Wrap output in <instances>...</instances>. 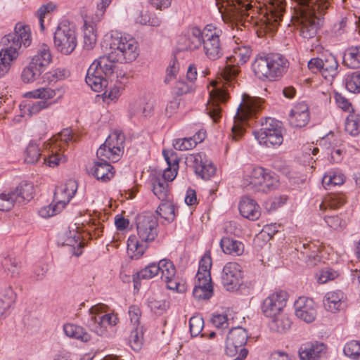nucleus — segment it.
Masks as SVG:
<instances>
[{"label": "nucleus", "mask_w": 360, "mask_h": 360, "mask_svg": "<svg viewBox=\"0 0 360 360\" xmlns=\"http://www.w3.org/2000/svg\"><path fill=\"white\" fill-rule=\"evenodd\" d=\"M136 231L140 241L136 236H130L127 240V253L132 259H139L143 255L146 245L143 242L153 241L158 233V221L150 212L139 214L136 219Z\"/></svg>", "instance_id": "1"}, {"label": "nucleus", "mask_w": 360, "mask_h": 360, "mask_svg": "<svg viewBox=\"0 0 360 360\" xmlns=\"http://www.w3.org/2000/svg\"><path fill=\"white\" fill-rule=\"evenodd\" d=\"M103 46L110 50V57L118 63H131L139 55L135 38L117 31H110L104 36Z\"/></svg>", "instance_id": "2"}, {"label": "nucleus", "mask_w": 360, "mask_h": 360, "mask_svg": "<svg viewBox=\"0 0 360 360\" xmlns=\"http://www.w3.org/2000/svg\"><path fill=\"white\" fill-rule=\"evenodd\" d=\"M117 60L110 57V51L107 56L99 57L95 60L89 66L86 76V82L96 92H100L108 87V77L114 72Z\"/></svg>", "instance_id": "3"}, {"label": "nucleus", "mask_w": 360, "mask_h": 360, "mask_svg": "<svg viewBox=\"0 0 360 360\" xmlns=\"http://www.w3.org/2000/svg\"><path fill=\"white\" fill-rule=\"evenodd\" d=\"M262 99L244 94L242 101L237 108L231 128L232 139L238 141L245 132V124L248 119L254 117L262 109Z\"/></svg>", "instance_id": "4"}, {"label": "nucleus", "mask_w": 360, "mask_h": 360, "mask_svg": "<svg viewBox=\"0 0 360 360\" xmlns=\"http://www.w3.org/2000/svg\"><path fill=\"white\" fill-rule=\"evenodd\" d=\"M278 179L274 173L263 167H253L245 172L242 185L252 192L267 193L276 186Z\"/></svg>", "instance_id": "5"}, {"label": "nucleus", "mask_w": 360, "mask_h": 360, "mask_svg": "<svg viewBox=\"0 0 360 360\" xmlns=\"http://www.w3.org/2000/svg\"><path fill=\"white\" fill-rule=\"evenodd\" d=\"M52 60L50 48L48 45L41 44L28 65L22 70L21 79L25 83H32L37 80Z\"/></svg>", "instance_id": "6"}, {"label": "nucleus", "mask_w": 360, "mask_h": 360, "mask_svg": "<svg viewBox=\"0 0 360 360\" xmlns=\"http://www.w3.org/2000/svg\"><path fill=\"white\" fill-rule=\"evenodd\" d=\"M221 16L226 23H232L239 18L249 14L247 12L259 3L258 0H215Z\"/></svg>", "instance_id": "7"}, {"label": "nucleus", "mask_w": 360, "mask_h": 360, "mask_svg": "<svg viewBox=\"0 0 360 360\" xmlns=\"http://www.w3.org/2000/svg\"><path fill=\"white\" fill-rule=\"evenodd\" d=\"M53 43L56 50L62 54L69 55L73 52L77 44L75 25L68 21L60 22L54 32Z\"/></svg>", "instance_id": "8"}, {"label": "nucleus", "mask_w": 360, "mask_h": 360, "mask_svg": "<svg viewBox=\"0 0 360 360\" xmlns=\"http://www.w3.org/2000/svg\"><path fill=\"white\" fill-rule=\"evenodd\" d=\"M261 129L253 131L260 144L266 147L278 146L283 141L281 122L274 118L266 117L262 122Z\"/></svg>", "instance_id": "9"}, {"label": "nucleus", "mask_w": 360, "mask_h": 360, "mask_svg": "<svg viewBox=\"0 0 360 360\" xmlns=\"http://www.w3.org/2000/svg\"><path fill=\"white\" fill-rule=\"evenodd\" d=\"M108 307L105 304H98L93 306L90 310L91 315L89 327L91 331L99 336L106 335L108 326H114L118 322V318L113 313L105 314Z\"/></svg>", "instance_id": "10"}, {"label": "nucleus", "mask_w": 360, "mask_h": 360, "mask_svg": "<svg viewBox=\"0 0 360 360\" xmlns=\"http://www.w3.org/2000/svg\"><path fill=\"white\" fill-rule=\"evenodd\" d=\"M252 54L248 46H238L233 49V54L227 58L228 62L236 64H227L221 70V77L227 82H231L240 72L238 65L245 63Z\"/></svg>", "instance_id": "11"}, {"label": "nucleus", "mask_w": 360, "mask_h": 360, "mask_svg": "<svg viewBox=\"0 0 360 360\" xmlns=\"http://www.w3.org/2000/svg\"><path fill=\"white\" fill-rule=\"evenodd\" d=\"M221 32L211 25L204 28V39L202 41L203 52L210 60L214 61L221 58L224 49L219 39Z\"/></svg>", "instance_id": "12"}, {"label": "nucleus", "mask_w": 360, "mask_h": 360, "mask_svg": "<svg viewBox=\"0 0 360 360\" xmlns=\"http://www.w3.org/2000/svg\"><path fill=\"white\" fill-rule=\"evenodd\" d=\"M309 69L314 72H320L326 78H333L338 74V63L332 54L325 56L323 58H314L308 62Z\"/></svg>", "instance_id": "13"}, {"label": "nucleus", "mask_w": 360, "mask_h": 360, "mask_svg": "<svg viewBox=\"0 0 360 360\" xmlns=\"http://www.w3.org/2000/svg\"><path fill=\"white\" fill-rule=\"evenodd\" d=\"M288 294L285 291H276L270 294L262 302V311L266 317H275L282 313L286 305Z\"/></svg>", "instance_id": "14"}, {"label": "nucleus", "mask_w": 360, "mask_h": 360, "mask_svg": "<svg viewBox=\"0 0 360 360\" xmlns=\"http://www.w3.org/2000/svg\"><path fill=\"white\" fill-rule=\"evenodd\" d=\"M204 39V30L196 27H191L184 34L179 37L178 49L180 51H195L202 45Z\"/></svg>", "instance_id": "15"}, {"label": "nucleus", "mask_w": 360, "mask_h": 360, "mask_svg": "<svg viewBox=\"0 0 360 360\" xmlns=\"http://www.w3.org/2000/svg\"><path fill=\"white\" fill-rule=\"evenodd\" d=\"M241 266L236 262H229L223 268L222 283L227 290L237 289L242 282Z\"/></svg>", "instance_id": "16"}, {"label": "nucleus", "mask_w": 360, "mask_h": 360, "mask_svg": "<svg viewBox=\"0 0 360 360\" xmlns=\"http://www.w3.org/2000/svg\"><path fill=\"white\" fill-rule=\"evenodd\" d=\"M211 101L208 102L206 110L214 122H217L221 115V108L219 107L220 103H225L229 98L227 90L215 87L210 92Z\"/></svg>", "instance_id": "17"}, {"label": "nucleus", "mask_w": 360, "mask_h": 360, "mask_svg": "<svg viewBox=\"0 0 360 360\" xmlns=\"http://www.w3.org/2000/svg\"><path fill=\"white\" fill-rule=\"evenodd\" d=\"M248 340V333L242 327H234L231 329L226 340V352L229 356L235 355L238 349L243 347Z\"/></svg>", "instance_id": "18"}, {"label": "nucleus", "mask_w": 360, "mask_h": 360, "mask_svg": "<svg viewBox=\"0 0 360 360\" xmlns=\"http://www.w3.org/2000/svg\"><path fill=\"white\" fill-rule=\"evenodd\" d=\"M2 41L5 45H9V44L15 45L18 44L19 49L22 45L25 47L29 46L32 41L30 27L21 22L17 23L14 32L6 35L3 38Z\"/></svg>", "instance_id": "19"}, {"label": "nucleus", "mask_w": 360, "mask_h": 360, "mask_svg": "<svg viewBox=\"0 0 360 360\" xmlns=\"http://www.w3.org/2000/svg\"><path fill=\"white\" fill-rule=\"evenodd\" d=\"M296 316L306 323H311L316 316L314 302L305 297H299L295 302Z\"/></svg>", "instance_id": "20"}, {"label": "nucleus", "mask_w": 360, "mask_h": 360, "mask_svg": "<svg viewBox=\"0 0 360 360\" xmlns=\"http://www.w3.org/2000/svg\"><path fill=\"white\" fill-rule=\"evenodd\" d=\"M345 301L346 296L344 292L340 290H335L326 293L323 300V304L326 311L335 313L345 307Z\"/></svg>", "instance_id": "21"}, {"label": "nucleus", "mask_w": 360, "mask_h": 360, "mask_svg": "<svg viewBox=\"0 0 360 360\" xmlns=\"http://www.w3.org/2000/svg\"><path fill=\"white\" fill-rule=\"evenodd\" d=\"M288 121L294 128L305 127L309 121L308 105L305 103L295 105L290 112Z\"/></svg>", "instance_id": "22"}, {"label": "nucleus", "mask_w": 360, "mask_h": 360, "mask_svg": "<svg viewBox=\"0 0 360 360\" xmlns=\"http://www.w3.org/2000/svg\"><path fill=\"white\" fill-rule=\"evenodd\" d=\"M79 227L76 224L69 227V231L65 233L64 245L71 247L70 251L77 257L82 253L84 243L81 240Z\"/></svg>", "instance_id": "23"}, {"label": "nucleus", "mask_w": 360, "mask_h": 360, "mask_svg": "<svg viewBox=\"0 0 360 360\" xmlns=\"http://www.w3.org/2000/svg\"><path fill=\"white\" fill-rule=\"evenodd\" d=\"M77 189V184L74 180H69L65 184L57 187L54 192V200L63 209L75 195Z\"/></svg>", "instance_id": "24"}, {"label": "nucleus", "mask_w": 360, "mask_h": 360, "mask_svg": "<svg viewBox=\"0 0 360 360\" xmlns=\"http://www.w3.org/2000/svg\"><path fill=\"white\" fill-rule=\"evenodd\" d=\"M326 346L322 342H311L302 345L299 349L301 360H319L326 353Z\"/></svg>", "instance_id": "25"}, {"label": "nucleus", "mask_w": 360, "mask_h": 360, "mask_svg": "<svg viewBox=\"0 0 360 360\" xmlns=\"http://www.w3.org/2000/svg\"><path fill=\"white\" fill-rule=\"evenodd\" d=\"M162 154L168 167L160 179H165L166 182L172 181L176 176L179 160L177 154L172 150H163Z\"/></svg>", "instance_id": "26"}, {"label": "nucleus", "mask_w": 360, "mask_h": 360, "mask_svg": "<svg viewBox=\"0 0 360 360\" xmlns=\"http://www.w3.org/2000/svg\"><path fill=\"white\" fill-rule=\"evenodd\" d=\"M276 60H267L264 56H257L254 62L252 63V70L255 75L262 80H269L273 81L274 79L271 75V73L274 72V70L271 72L269 69L267 68V64H270V63H274V65H278L276 64Z\"/></svg>", "instance_id": "27"}, {"label": "nucleus", "mask_w": 360, "mask_h": 360, "mask_svg": "<svg viewBox=\"0 0 360 360\" xmlns=\"http://www.w3.org/2000/svg\"><path fill=\"white\" fill-rule=\"evenodd\" d=\"M239 211L243 217L250 220H256L260 216L259 206L254 200L247 196L240 200Z\"/></svg>", "instance_id": "28"}, {"label": "nucleus", "mask_w": 360, "mask_h": 360, "mask_svg": "<svg viewBox=\"0 0 360 360\" xmlns=\"http://www.w3.org/2000/svg\"><path fill=\"white\" fill-rule=\"evenodd\" d=\"M195 286L193 290V295L196 300H208L213 293L212 279L195 278Z\"/></svg>", "instance_id": "29"}, {"label": "nucleus", "mask_w": 360, "mask_h": 360, "mask_svg": "<svg viewBox=\"0 0 360 360\" xmlns=\"http://www.w3.org/2000/svg\"><path fill=\"white\" fill-rule=\"evenodd\" d=\"M264 58L267 60H276L278 65L276 66L274 63H270L267 64V68L272 72L271 73L274 80L276 78L280 77L285 72L288 67V61L283 58V56L278 53H269L264 56Z\"/></svg>", "instance_id": "30"}, {"label": "nucleus", "mask_w": 360, "mask_h": 360, "mask_svg": "<svg viewBox=\"0 0 360 360\" xmlns=\"http://www.w3.org/2000/svg\"><path fill=\"white\" fill-rule=\"evenodd\" d=\"M284 7L283 2L279 0H273L267 8L266 20L273 27H276L281 21Z\"/></svg>", "instance_id": "31"}, {"label": "nucleus", "mask_w": 360, "mask_h": 360, "mask_svg": "<svg viewBox=\"0 0 360 360\" xmlns=\"http://www.w3.org/2000/svg\"><path fill=\"white\" fill-rule=\"evenodd\" d=\"M112 169L113 167L108 162L99 160L95 163L91 172L98 180L106 182L112 178L114 175Z\"/></svg>", "instance_id": "32"}, {"label": "nucleus", "mask_w": 360, "mask_h": 360, "mask_svg": "<svg viewBox=\"0 0 360 360\" xmlns=\"http://www.w3.org/2000/svg\"><path fill=\"white\" fill-rule=\"evenodd\" d=\"M16 197L18 205L29 202L34 194V186L31 183L22 182L15 188L12 189Z\"/></svg>", "instance_id": "33"}, {"label": "nucleus", "mask_w": 360, "mask_h": 360, "mask_svg": "<svg viewBox=\"0 0 360 360\" xmlns=\"http://www.w3.org/2000/svg\"><path fill=\"white\" fill-rule=\"evenodd\" d=\"M302 255L307 262L316 260L319 252V247L312 242H300L295 248Z\"/></svg>", "instance_id": "34"}, {"label": "nucleus", "mask_w": 360, "mask_h": 360, "mask_svg": "<svg viewBox=\"0 0 360 360\" xmlns=\"http://www.w3.org/2000/svg\"><path fill=\"white\" fill-rule=\"evenodd\" d=\"M65 334L71 338L87 342L91 340V335L86 330L77 325L72 323H66L63 326Z\"/></svg>", "instance_id": "35"}, {"label": "nucleus", "mask_w": 360, "mask_h": 360, "mask_svg": "<svg viewBox=\"0 0 360 360\" xmlns=\"http://www.w3.org/2000/svg\"><path fill=\"white\" fill-rule=\"evenodd\" d=\"M346 202L345 196L342 193H331L325 197L319 204L320 210L326 211L328 208L335 210Z\"/></svg>", "instance_id": "36"}, {"label": "nucleus", "mask_w": 360, "mask_h": 360, "mask_svg": "<svg viewBox=\"0 0 360 360\" xmlns=\"http://www.w3.org/2000/svg\"><path fill=\"white\" fill-rule=\"evenodd\" d=\"M110 145L107 144V141L100 146L97 150V158L101 161L117 162L119 160L120 155V149L114 150Z\"/></svg>", "instance_id": "37"}, {"label": "nucleus", "mask_w": 360, "mask_h": 360, "mask_svg": "<svg viewBox=\"0 0 360 360\" xmlns=\"http://www.w3.org/2000/svg\"><path fill=\"white\" fill-rule=\"evenodd\" d=\"M16 293L11 286L6 288L0 295V319L16 300Z\"/></svg>", "instance_id": "38"}, {"label": "nucleus", "mask_w": 360, "mask_h": 360, "mask_svg": "<svg viewBox=\"0 0 360 360\" xmlns=\"http://www.w3.org/2000/svg\"><path fill=\"white\" fill-rule=\"evenodd\" d=\"M221 248L226 254L240 255L244 250V245L241 242L225 237L221 240Z\"/></svg>", "instance_id": "39"}, {"label": "nucleus", "mask_w": 360, "mask_h": 360, "mask_svg": "<svg viewBox=\"0 0 360 360\" xmlns=\"http://www.w3.org/2000/svg\"><path fill=\"white\" fill-rule=\"evenodd\" d=\"M1 265L4 271L11 277H16L20 274L21 262L17 257L8 255L2 259Z\"/></svg>", "instance_id": "40"}, {"label": "nucleus", "mask_w": 360, "mask_h": 360, "mask_svg": "<svg viewBox=\"0 0 360 360\" xmlns=\"http://www.w3.org/2000/svg\"><path fill=\"white\" fill-rule=\"evenodd\" d=\"M272 321L270 323V328L278 333H285L289 330L292 325V321L288 315L281 313L275 317H271Z\"/></svg>", "instance_id": "41"}, {"label": "nucleus", "mask_w": 360, "mask_h": 360, "mask_svg": "<svg viewBox=\"0 0 360 360\" xmlns=\"http://www.w3.org/2000/svg\"><path fill=\"white\" fill-rule=\"evenodd\" d=\"M168 183L165 179L156 177L153 180V192L161 201L169 200Z\"/></svg>", "instance_id": "42"}, {"label": "nucleus", "mask_w": 360, "mask_h": 360, "mask_svg": "<svg viewBox=\"0 0 360 360\" xmlns=\"http://www.w3.org/2000/svg\"><path fill=\"white\" fill-rule=\"evenodd\" d=\"M5 49L0 51V64L8 65L10 67L11 63L15 60L18 56V51L20 49L18 44L6 45Z\"/></svg>", "instance_id": "43"}, {"label": "nucleus", "mask_w": 360, "mask_h": 360, "mask_svg": "<svg viewBox=\"0 0 360 360\" xmlns=\"http://www.w3.org/2000/svg\"><path fill=\"white\" fill-rule=\"evenodd\" d=\"M345 180V175L341 172L330 171L323 176L322 184L326 189H330L331 186L343 184Z\"/></svg>", "instance_id": "44"}, {"label": "nucleus", "mask_w": 360, "mask_h": 360, "mask_svg": "<svg viewBox=\"0 0 360 360\" xmlns=\"http://www.w3.org/2000/svg\"><path fill=\"white\" fill-rule=\"evenodd\" d=\"M212 266V258L209 252H206L201 258L199 263V269L195 278L211 280L210 269Z\"/></svg>", "instance_id": "45"}, {"label": "nucleus", "mask_w": 360, "mask_h": 360, "mask_svg": "<svg viewBox=\"0 0 360 360\" xmlns=\"http://www.w3.org/2000/svg\"><path fill=\"white\" fill-rule=\"evenodd\" d=\"M174 205L170 200L162 201L156 212L162 218L168 221H172L175 218Z\"/></svg>", "instance_id": "46"}, {"label": "nucleus", "mask_w": 360, "mask_h": 360, "mask_svg": "<svg viewBox=\"0 0 360 360\" xmlns=\"http://www.w3.org/2000/svg\"><path fill=\"white\" fill-rule=\"evenodd\" d=\"M63 146H58L56 143H53L51 154L48 158L44 157L43 158V164H46L51 167H54L65 161V158L63 155L58 153V150H62Z\"/></svg>", "instance_id": "47"}, {"label": "nucleus", "mask_w": 360, "mask_h": 360, "mask_svg": "<svg viewBox=\"0 0 360 360\" xmlns=\"http://www.w3.org/2000/svg\"><path fill=\"white\" fill-rule=\"evenodd\" d=\"M18 205L16 197L12 190L4 191L0 194V210L7 212Z\"/></svg>", "instance_id": "48"}, {"label": "nucleus", "mask_w": 360, "mask_h": 360, "mask_svg": "<svg viewBox=\"0 0 360 360\" xmlns=\"http://www.w3.org/2000/svg\"><path fill=\"white\" fill-rule=\"evenodd\" d=\"M105 141L107 144L115 148L114 150L120 149V155H122L125 141V136L122 132L114 131L108 136Z\"/></svg>", "instance_id": "49"}, {"label": "nucleus", "mask_w": 360, "mask_h": 360, "mask_svg": "<svg viewBox=\"0 0 360 360\" xmlns=\"http://www.w3.org/2000/svg\"><path fill=\"white\" fill-rule=\"evenodd\" d=\"M161 279L164 281L166 279L174 278L176 275V269L174 264L169 259H163L159 262Z\"/></svg>", "instance_id": "50"}, {"label": "nucleus", "mask_w": 360, "mask_h": 360, "mask_svg": "<svg viewBox=\"0 0 360 360\" xmlns=\"http://www.w3.org/2000/svg\"><path fill=\"white\" fill-rule=\"evenodd\" d=\"M357 47L347 51L343 56V64L352 69L360 68V59H359Z\"/></svg>", "instance_id": "51"}, {"label": "nucleus", "mask_w": 360, "mask_h": 360, "mask_svg": "<svg viewBox=\"0 0 360 360\" xmlns=\"http://www.w3.org/2000/svg\"><path fill=\"white\" fill-rule=\"evenodd\" d=\"M97 41V36L93 25H84V47L87 50L92 49Z\"/></svg>", "instance_id": "52"}, {"label": "nucleus", "mask_w": 360, "mask_h": 360, "mask_svg": "<svg viewBox=\"0 0 360 360\" xmlns=\"http://www.w3.org/2000/svg\"><path fill=\"white\" fill-rule=\"evenodd\" d=\"M41 153L39 146L30 143L25 150V161L28 164H34L40 159Z\"/></svg>", "instance_id": "53"}, {"label": "nucleus", "mask_w": 360, "mask_h": 360, "mask_svg": "<svg viewBox=\"0 0 360 360\" xmlns=\"http://www.w3.org/2000/svg\"><path fill=\"white\" fill-rule=\"evenodd\" d=\"M360 117L355 114L349 115L345 120V131L352 136H356L360 132Z\"/></svg>", "instance_id": "54"}, {"label": "nucleus", "mask_w": 360, "mask_h": 360, "mask_svg": "<svg viewBox=\"0 0 360 360\" xmlns=\"http://www.w3.org/2000/svg\"><path fill=\"white\" fill-rule=\"evenodd\" d=\"M345 86L347 90L352 93L360 92V72L356 71L347 76Z\"/></svg>", "instance_id": "55"}, {"label": "nucleus", "mask_w": 360, "mask_h": 360, "mask_svg": "<svg viewBox=\"0 0 360 360\" xmlns=\"http://www.w3.org/2000/svg\"><path fill=\"white\" fill-rule=\"evenodd\" d=\"M129 341L134 350H139L143 343V327H135L131 332Z\"/></svg>", "instance_id": "56"}, {"label": "nucleus", "mask_w": 360, "mask_h": 360, "mask_svg": "<svg viewBox=\"0 0 360 360\" xmlns=\"http://www.w3.org/2000/svg\"><path fill=\"white\" fill-rule=\"evenodd\" d=\"M56 95V91L51 88H39L27 92L25 94V96L29 98L47 100L53 98Z\"/></svg>", "instance_id": "57"}, {"label": "nucleus", "mask_w": 360, "mask_h": 360, "mask_svg": "<svg viewBox=\"0 0 360 360\" xmlns=\"http://www.w3.org/2000/svg\"><path fill=\"white\" fill-rule=\"evenodd\" d=\"M344 353L346 356L355 360H360V342L352 340L344 347Z\"/></svg>", "instance_id": "58"}, {"label": "nucleus", "mask_w": 360, "mask_h": 360, "mask_svg": "<svg viewBox=\"0 0 360 360\" xmlns=\"http://www.w3.org/2000/svg\"><path fill=\"white\" fill-rule=\"evenodd\" d=\"M204 327L203 319L200 315L192 316L189 320V328L193 337L198 335Z\"/></svg>", "instance_id": "59"}, {"label": "nucleus", "mask_w": 360, "mask_h": 360, "mask_svg": "<svg viewBox=\"0 0 360 360\" xmlns=\"http://www.w3.org/2000/svg\"><path fill=\"white\" fill-rule=\"evenodd\" d=\"M197 145V140L195 138H184L176 139L173 143L174 148L179 150H191Z\"/></svg>", "instance_id": "60"}, {"label": "nucleus", "mask_w": 360, "mask_h": 360, "mask_svg": "<svg viewBox=\"0 0 360 360\" xmlns=\"http://www.w3.org/2000/svg\"><path fill=\"white\" fill-rule=\"evenodd\" d=\"M103 225L97 219H91L87 224L86 230L91 238H98L102 235Z\"/></svg>", "instance_id": "61"}, {"label": "nucleus", "mask_w": 360, "mask_h": 360, "mask_svg": "<svg viewBox=\"0 0 360 360\" xmlns=\"http://www.w3.org/2000/svg\"><path fill=\"white\" fill-rule=\"evenodd\" d=\"M160 272L159 264L151 263L141 269L138 275L139 277L143 279H150L157 276Z\"/></svg>", "instance_id": "62"}, {"label": "nucleus", "mask_w": 360, "mask_h": 360, "mask_svg": "<svg viewBox=\"0 0 360 360\" xmlns=\"http://www.w3.org/2000/svg\"><path fill=\"white\" fill-rule=\"evenodd\" d=\"M216 168L208 161H205L201 167H197L195 173L205 180L210 179L215 174Z\"/></svg>", "instance_id": "63"}, {"label": "nucleus", "mask_w": 360, "mask_h": 360, "mask_svg": "<svg viewBox=\"0 0 360 360\" xmlns=\"http://www.w3.org/2000/svg\"><path fill=\"white\" fill-rule=\"evenodd\" d=\"M178 70L179 63L176 60H173L167 68L165 82L169 84L172 81L175 80Z\"/></svg>", "instance_id": "64"}]
</instances>
